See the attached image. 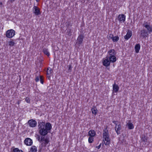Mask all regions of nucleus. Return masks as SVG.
<instances>
[{"label": "nucleus", "mask_w": 152, "mask_h": 152, "mask_svg": "<svg viewBox=\"0 0 152 152\" xmlns=\"http://www.w3.org/2000/svg\"><path fill=\"white\" fill-rule=\"evenodd\" d=\"M38 126L39 130V133L40 135L44 136L45 124V122L42 121L41 120H38Z\"/></svg>", "instance_id": "obj_1"}, {"label": "nucleus", "mask_w": 152, "mask_h": 152, "mask_svg": "<svg viewBox=\"0 0 152 152\" xmlns=\"http://www.w3.org/2000/svg\"><path fill=\"white\" fill-rule=\"evenodd\" d=\"M103 137L105 141H106L105 142L104 140L105 145H109L110 142V139L109 137V134L107 130L105 129L103 130Z\"/></svg>", "instance_id": "obj_2"}, {"label": "nucleus", "mask_w": 152, "mask_h": 152, "mask_svg": "<svg viewBox=\"0 0 152 152\" xmlns=\"http://www.w3.org/2000/svg\"><path fill=\"white\" fill-rule=\"evenodd\" d=\"M45 128L44 136L46 135L48 132H50L49 131H50L52 129V125L50 123L47 122L45 124Z\"/></svg>", "instance_id": "obj_3"}, {"label": "nucleus", "mask_w": 152, "mask_h": 152, "mask_svg": "<svg viewBox=\"0 0 152 152\" xmlns=\"http://www.w3.org/2000/svg\"><path fill=\"white\" fill-rule=\"evenodd\" d=\"M15 34V31L13 29L8 30L6 32V37L9 38H11L14 36Z\"/></svg>", "instance_id": "obj_4"}, {"label": "nucleus", "mask_w": 152, "mask_h": 152, "mask_svg": "<svg viewBox=\"0 0 152 152\" xmlns=\"http://www.w3.org/2000/svg\"><path fill=\"white\" fill-rule=\"evenodd\" d=\"M28 124L31 127H35L37 125V122L34 120L31 119L29 120L28 122Z\"/></svg>", "instance_id": "obj_5"}, {"label": "nucleus", "mask_w": 152, "mask_h": 152, "mask_svg": "<svg viewBox=\"0 0 152 152\" xmlns=\"http://www.w3.org/2000/svg\"><path fill=\"white\" fill-rule=\"evenodd\" d=\"M148 31L145 29L142 30L140 31V37L143 38H145L148 36Z\"/></svg>", "instance_id": "obj_6"}, {"label": "nucleus", "mask_w": 152, "mask_h": 152, "mask_svg": "<svg viewBox=\"0 0 152 152\" xmlns=\"http://www.w3.org/2000/svg\"><path fill=\"white\" fill-rule=\"evenodd\" d=\"M33 12L36 15H39L41 14L40 10L37 7L34 6L33 8Z\"/></svg>", "instance_id": "obj_7"}, {"label": "nucleus", "mask_w": 152, "mask_h": 152, "mask_svg": "<svg viewBox=\"0 0 152 152\" xmlns=\"http://www.w3.org/2000/svg\"><path fill=\"white\" fill-rule=\"evenodd\" d=\"M118 19L120 23L124 22L126 19V16L124 14H120L118 15Z\"/></svg>", "instance_id": "obj_8"}, {"label": "nucleus", "mask_w": 152, "mask_h": 152, "mask_svg": "<svg viewBox=\"0 0 152 152\" xmlns=\"http://www.w3.org/2000/svg\"><path fill=\"white\" fill-rule=\"evenodd\" d=\"M103 65L106 67L109 66L110 65V62L108 59V56L106 57V59L103 61Z\"/></svg>", "instance_id": "obj_9"}, {"label": "nucleus", "mask_w": 152, "mask_h": 152, "mask_svg": "<svg viewBox=\"0 0 152 152\" xmlns=\"http://www.w3.org/2000/svg\"><path fill=\"white\" fill-rule=\"evenodd\" d=\"M24 142L27 145L30 146L32 144L33 142L32 140L30 138H27L25 139Z\"/></svg>", "instance_id": "obj_10"}, {"label": "nucleus", "mask_w": 152, "mask_h": 152, "mask_svg": "<svg viewBox=\"0 0 152 152\" xmlns=\"http://www.w3.org/2000/svg\"><path fill=\"white\" fill-rule=\"evenodd\" d=\"M132 32L129 30H128V31L126 35L124 36V38L126 40H128L132 36Z\"/></svg>", "instance_id": "obj_11"}, {"label": "nucleus", "mask_w": 152, "mask_h": 152, "mask_svg": "<svg viewBox=\"0 0 152 152\" xmlns=\"http://www.w3.org/2000/svg\"><path fill=\"white\" fill-rule=\"evenodd\" d=\"M84 37V36L83 34H80L79 36L77 39V41L79 44L80 45L82 43Z\"/></svg>", "instance_id": "obj_12"}, {"label": "nucleus", "mask_w": 152, "mask_h": 152, "mask_svg": "<svg viewBox=\"0 0 152 152\" xmlns=\"http://www.w3.org/2000/svg\"><path fill=\"white\" fill-rule=\"evenodd\" d=\"M108 53L109 54L110 56H115L116 54L115 50L113 49L110 50L108 51Z\"/></svg>", "instance_id": "obj_13"}, {"label": "nucleus", "mask_w": 152, "mask_h": 152, "mask_svg": "<svg viewBox=\"0 0 152 152\" xmlns=\"http://www.w3.org/2000/svg\"><path fill=\"white\" fill-rule=\"evenodd\" d=\"M144 27H145V28H146L147 31L149 33H150L151 32H152V26L150 25H144Z\"/></svg>", "instance_id": "obj_14"}, {"label": "nucleus", "mask_w": 152, "mask_h": 152, "mask_svg": "<svg viewBox=\"0 0 152 152\" xmlns=\"http://www.w3.org/2000/svg\"><path fill=\"white\" fill-rule=\"evenodd\" d=\"M113 90L115 92H117L119 90V87L115 83L113 85Z\"/></svg>", "instance_id": "obj_15"}, {"label": "nucleus", "mask_w": 152, "mask_h": 152, "mask_svg": "<svg viewBox=\"0 0 152 152\" xmlns=\"http://www.w3.org/2000/svg\"><path fill=\"white\" fill-rule=\"evenodd\" d=\"M44 142L41 143V145L42 147H45L46 145L48 144L49 142V139L46 138L44 141Z\"/></svg>", "instance_id": "obj_16"}, {"label": "nucleus", "mask_w": 152, "mask_h": 152, "mask_svg": "<svg viewBox=\"0 0 152 152\" xmlns=\"http://www.w3.org/2000/svg\"><path fill=\"white\" fill-rule=\"evenodd\" d=\"M108 59L111 62L114 63L116 61V58L115 56H108Z\"/></svg>", "instance_id": "obj_17"}, {"label": "nucleus", "mask_w": 152, "mask_h": 152, "mask_svg": "<svg viewBox=\"0 0 152 152\" xmlns=\"http://www.w3.org/2000/svg\"><path fill=\"white\" fill-rule=\"evenodd\" d=\"M96 134V133L94 130H90L88 132V135L89 136L94 137Z\"/></svg>", "instance_id": "obj_18"}, {"label": "nucleus", "mask_w": 152, "mask_h": 152, "mask_svg": "<svg viewBox=\"0 0 152 152\" xmlns=\"http://www.w3.org/2000/svg\"><path fill=\"white\" fill-rule=\"evenodd\" d=\"M121 129V124H120L118 125V127L116 128H115V130L117 134L118 135L120 134V130Z\"/></svg>", "instance_id": "obj_19"}, {"label": "nucleus", "mask_w": 152, "mask_h": 152, "mask_svg": "<svg viewBox=\"0 0 152 152\" xmlns=\"http://www.w3.org/2000/svg\"><path fill=\"white\" fill-rule=\"evenodd\" d=\"M126 126L128 127V129H134V126L133 124L130 122V121H129L127 124Z\"/></svg>", "instance_id": "obj_20"}, {"label": "nucleus", "mask_w": 152, "mask_h": 152, "mask_svg": "<svg viewBox=\"0 0 152 152\" xmlns=\"http://www.w3.org/2000/svg\"><path fill=\"white\" fill-rule=\"evenodd\" d=\"M140 48V44H137L135 45L134 49L136 53H139Z\"/></svg>", "instance_id": "obj_21"}, {"label": "nucleus", "mask_w": 152, "mask_h": 152, "mask_svg": "<svg viewBox=\"0 0 152 152\" xmlns=\"http://www.w3.org/2000/svg\"><path fill=\"white\" fill-rule=\"evenodd\" d=\"M91 111L92 113L95 115L97 114L98 112L97 109L96 108L95 106L93 107L91 109Z\"/></svg>", "instance_id": "obj_22"}, {"label": "nucleus", "mask_w": 152, "mask_h": 152, "mask_svg": "<svg viewBox=\"0 0 152 152\" xmlns=\"http://www.w3.org/2000/svg\"><path fill=\"white\" fill-rule=\"evenodd\" d=\"M43 52L45 54L47 55L48 56H50V53L48 51V49L44 48L43 49Z\"/></svg>", "instance_id": "obj_23"}, {"label": "nucleus", "mask_w": 152, "mask_h": 152, "mask_svg": "<svg viewBox=\"0 0 152 152\" xmlns=\"http://www.w3.org/2000/svg\"><path fill=\"white\" fill-rule=\"evenodd\" d=\"M112 37V39L114 42H116L119 39V37L118 36L115 37Z\"/></svg>", "instance_id": "obj_24"}, {"label": "nucleus", "mask_w": 152, "mask_h": 152, "mask_svg": "<svg viewBox=\"0 0 152 152\" xmlns=\"http://www.w3.org/2000/svg\"><path fill=\"white\" fill-rule=\"evenodd\" d=\"M142 140V141L145 142H146L147 140V137L145 136L144 135H142L141 137Z\"/></svg>", "instance_id": "obj_25"}, {"label": "nucleus", "mask_w": 152, "mask_h": 152, "mask_svg": "<svg viewBox=\"0 0 152 152\" xmlns=\"http://www.w3.org/2000/svg\"><path fill=\"white\" fill-rule=\"evenodd\" d=\"M31 152H37V147L35 146H32L31 148Z\"/></svg>", "instance_id": "obj_26"}, {"label": "nucleus", "mask_w": 152, "mask_h": 152, "mask_svg": "<svg viewBox=\"0 0 152 152\" xmlns=\"http://www.w3.org/2000/svg\"><path fill=\"white\" fill-rule=\"evenodd\" d=\"M13 152H23L22 150H19L18 148H15L13 149Z\"/></svg>", "instance_id": "obj_27"}, {"label": "nucleus", "mask_w": 152, "mask_h": 152, "mask_svg": "<svg viewBox=\"0 0 152 152\" xmlns=\"http://www.w3.org/2000/svg\"><path fill=\"white\" fill-rule=\"evenodd\" d=\"M93 137L89 136L88 138V142L90 143H91L94 141Z\"/></svg>", "instance_id": "obj_28"}, {"label": "nucleus", "mask_w": 152, "mask_h": 152, "mask_svg": "<svg viewBox=\"0 0 152 152\" xmlns=\"http://www.w3.org/2000/svg\"><path fill=\"white\" fill-rule=\"evenodd\" d=\"M66 25L67 28L69 27L70 26H71L72 25L71 23L69 21H67L65 23Z\"/></svg>", "instance_id": "obj_29"}, {"label": "nucleus", "mask_w": 152, "mask_h": 152, "mask_svg": "<svg viewBox=\"0 0 152 152\" xmlns=\"http://www.w3.org/2000/svg\"><path fill=\"white\" fill-rule=\"evenodd\" d=\"M15 44V43L12 41H10L9 43V45L10 46H13Z\"/></svg>", "instance_id": "obj_30"}, {"label": "nucleus", "mask_w": 152, "mask_h": 152, "mask_svg": "<svg viewBox=\"0 0 152 152\" xmlns=\"http://www.w3.org/2000/svg\"><path fill=\"white\" fill-rule=\"evenodd\" d=\"M42 136H41V139L39 141L40 142L42 143V142H43L44 141L45 139V137H43Z\"/></svg>", "instance_id": "obj_31"}, {"label": "nucleus", "mask_w": 152, "mask_h": 152, "mask_svg": "<svg viewBox=\"0 0 152 152\" xmlns=\"http://www.w3.org/2000/svg\"><path fill=\"white\" fill-rule=\"evenodd\" d=\"M25 101L27 103H29L30 102V99H29V98L27 97L25 99Z\"/></svg>", "instance_id": "obj_32"}, {"label": "nucleus", "mask_w": 152, "mask_h": 152, "mask_svg": "<svg viewBox=\"0 0 152 152\" xmlns=\"http://www.w3.org/2000/svg\"><path fill=\"white\" fill-rule=\"evenodd\" d=\"M39 78H40V82L42 83V84H43V78H42V77L41 76H40L39 77Z\"/></svg>", "instance_id": "obj_33"}, {"label": "nucleus", "mask_w": 152, "mask_h": 152, "mask_svg": "<svg viewBox=\"0 0 152 152\" xmlns=\"http://www.w3.org/2000/svg\"><path fill=\"white\" fill-rule=\"evenodd\" d=\"M37 140L39 142V141L41 139L40 136L39 135H37Z\"/></svg>", "instance_id": "obj_34"}, {"label": "nucleus", "mask_w": 152, "mask_h": 152, "mask_svg": "<svg viewBox=\"0 0 152 152\" xmlns=\"http://www.w3.org/2000/svg\"><path fill=\"white\" fill-rule=\"evenodd\" d=\"M72 65H69V69H68L69 70L71 71L72 70Z\"/></svg>", "instance_id": "obj_35"}, {"label": "nucleus", "mask_w": 152, "mask_h": 152, "mask_svg": "<svg viewBox=\"0 0 152 152\" xmlns=\"http://www.w3.org/2000/svg\"><path fill=\"white\" fill-rule=\"evenodd\" d=\"M48 68L49 69V73L51 74L53 72V70L52 69H51V68Z\"/></svg>", "instance_id": "obj_36"}, {"label": "nucleus", "mask_w": 152, "mask_h": 152, "mask_svg": "<svg viewBox=\"0 0 152 152\" xmlns=\"http://www.w3.org/2000/svg\"><path fill=\"white\" fill-rule=\"evenodd\" d=\"M39 80V77L37 76L36 77V79H35V81L37 82H38Z\"/></svg>", "instance_id": "obj_37"}, {"label": "nucleus", "mask_w": 152, "mask_h": 152, "mask_svg": "<svg viewBox=\"0 0 152 152\" xmlns=\"http://www.w3.org/2000/svg\"><path fill=\"white\" fill-rule=\"evenodd\" d=\"M49 68H48L47 69V75H49L50 74V73H49Z\"/></svg>", "instance_id": "obj_38"}, {"label": "nucleus", "mask_w": 152, "mask_h": 152, "mask_svg": "<svg viewBox=\"0 0 152 152\" xmlns=\"http://www.w3.org/2000/svg\"><path fill=\"white\" fill-rule=\"evenodd\" d=\"M148 22H144V23L143 24H142V26L144 27V25H148Z\"/></svg>", "instance_id": "obj_39"}, {"label": "nucleus", "mask_w": 152, "mask_h": 152, "mask_svg": "<svg viewBox=\"0 0 152 152\" xmlns=\"http://www.w3.org/2000/svg\"><path fill=\"white\" fill-rule=\"evenodd\" d=\"M101 144H100V145L98 146H96V148H98V149H99L101 147Z\"/></svg>", "instance_id": "obj_40"}, {"label": "nucleus", "mask_w": 152, "mask_h": 152, "mask_svg": "<svg viewBox=\"0 0 152 152\" xmlns=\"http://www.w3.org/2000/svg\"><path fill=\"white\" fill-rule=\"evenodd\" d=\"M114 37L113 36V34H110V36L109 37L110 38V39H112V37Z\"/></svg>", "instance_id": "obj_41"}, {"label": "nucleus", "mask_w": 152, "mask_h": 152, "mask_svg": "<svg viewBox=\"0 0 152 152\" xmlns=\"http://www.w3.org/2000/svg\"><path fill=\"white\" fill-rule=\"evenodd\" d=\"M50 77L51 76L50 75H47V77L49 79H50Z\"/></svg>", "instance_id": "obj_42"}, {"label": "nucleus", "mask_w": 152, "mask_h": 152, "mask_svg": "<svg viewBox=\"0 0 152 152\" xmlns=\"http://www.w3.org/2000/svg\"><path fill=\"white\" fill-rule=\"evenodd\" d=\"M117 122H118V121H113V123L114 124H116V123Z\"/></svg>", "instance_id": "obj_43"}, {"label": "nucleus", "mask_w": 152, "mask_h": 152, "mask_svg": "<svg viewBox=\"0 0 152 152\" xmlns=\"http://www.w3.org/2000/svg\"><path fill=\"white\" fill-rule=\"evenodd\" d=\"M115 124V128H116L117 126H118L117 124L116 123Z\"/></svg>", "instance_id": "obj_44"}, {"label": "nucleus", "mask_w": 152, "mask_h": 152, "mask_svg": "<svg viewBox=\"0 0 152 152\" xmlns=\"http://www.w3.org/2000/svg\"><path fill=\"white\" fill-rule=\"evenodd\" d=\"M2 3L1 2H0V6H1V5H2Z\"/></svg>", "instance_id": "obj_45"}, {"label": "nucleus", "mask_w": 152, "mask_h": 152, "mask_svg": "<svg viewBox=\"0 0 152 152\" xmlns=\"http://www.w3.org/2000/svg\"><path fill=\"white\" fill-rule=\"evenodd\" d=\"M15 0H10V1L11 2H13V1H14Z\"/></svg>", "instance_id": "obj_46"}, {"label": "nucleus", "mask_w": 152, "mask_h": 152, "mask_svg": "<svg viewBox=\"0 0 152 152\" xmlns=\"http://www.w3.org/2000/svg\"><path fill=\"white\" fill-rule=\"evenodd\" d=\"M36 1L37 2H38L39 1V0H36Z\"/></svg>", "instance_id": "obj_47"}]
</instances>
